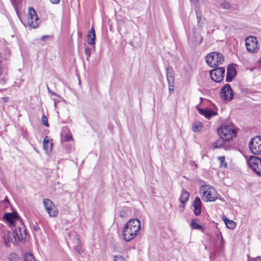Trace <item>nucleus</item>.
<instances>
[{
    "instance_id": "7",
    "label": "nucleus",
    "mask_w": 261,
    "mask_h": 261,
    "mask_svg": "<svg viewBox=\"0 0 261 261\" xmlns=\"http://www.w3.org/2000/svg\"><path fill=\"white\" fill-rule=\"evenodd\" d=\"M250 168L258 175L261 176V159L256 156H250L248 160Z\"/></svg>"
},
{
    "instance_id": "22",
    "label": "nucleus",
    "mask_w": 261,
    "mask_h": 261,
    "mask_svg": "<svg viewBox=\"0 0 261 261\" xmlns=\"http://www.w3.org/2000/svg\"><path fill=\"white\" fill-rule=\"evenodd\" d=\"M223 220L227 228L232 229L235 227L236 223L233 221L229 220L227 218L223 219Z\"/></svg>"
},
{
    "instance_id": "32",
    "label": "nucleus",
    "mask_w": 261,
    "mask_h": 261,
    "mask_svg": "<svg viewBox=\"0 0 261 261\" xmlns=\"http://www.w3.org/2000/svg\"><path fill=\"white\" fill-rule=\"evenodd\" d=\"M174 82L173 83L170 84L169 83H168V88H169V92L170 93H172L174 92Z\"/></svg>"
},
{
    "instance_id": "31",
    "label": "nucleus",
    "mask_w": 261,
    "mask_h": 261,
    "mask_svg": "<svg viewBox=\"0 0 261 261\" xmlns=\"http://www.w3.org/2000/svg\"><path fill=\"white\" fill-rule=\"evenodd\" d=\"M85 54L87 57V60L89 59V58L91 56V49L90 48H85Z\"/></svg>"
},
{
    "instance_id": "29",
    "label": "nucleus",
    "mask_w": 261,
    "mask_h": 261,
    "mask_svg": "<svg viewBox=\"0 0 261 261\" xmlns=\"http://www.w3.org/2000/svg\"><path fill=\"white\" fill-rule=\"evenodd\" d=\"M41 121H42V124L44 125H45V126H47V127L49 126V124H48V121H47V118L45 116V115H43L42 116Z\"/></svg>"
},
{
    "instance_id": "30",
    "label": "nucleus",
    "mask_w": 261,
    "mask_h": 261,
    "mask_svg": "<svg viewBox=\"0 0 261 261\" xmlns=\"http://www.w3.org/2000/svg\"><path fill=\"white\" fill-rule=\"evenodd\" d=\"M114 260V261H125V258L121 255H115Z\"/></svg>"
},
{
    "instance_id": "3",
    "label": "nucleus",
    "mask_w": 261,
    "mask_h": 261,
    "mask_svg": "<svg viewBox=\"0 0 261 261\" xmlns=\"http://www.w3.org/2000/svg\"><path fill=\"white\" fill-rule=\"evenodd\" d=\"M200 192L202 194V198L204 201H214L217 198V191L210 186H202L200 189Z\"/></svg>"
},
{
    "instance_id": "9",
    "label": "nucleus",
    "mask_w": 261,
    "mask_h": 261,
    "mask_svg": "<svg viewBox=\"0 0 261 261\" xmlns=\"http://www.w3.org/2000/svg\"><path fill=\"white\" fill-rule=\"evenodd\" d=\"M245 45L247 50L250 53H255L258 50V41L255 37L249 36L246 38Z\"/></svg>"
},
{
    "instance_id": "18",
    "label": "nucleus",
    "mask_w": 261,
    "mask_h": 261,
    "mask_svg": "<svg viewBox=\"0 0 261 261\" xmlns=\"http://www.w3.org/2000/svg\"><path fill=\"white\" fill-rule=\"evenodd\" d=\"M166 77L168 83L171 84L174 82V71L171 66H169L166 68Z\"/></svg>"
},
{
    "instance_id": "27",
    "label": "nucleus",
    "mask_w": 261,
    "mask_h": 261,
    "mask_svg": "<svg viewBox=\"0 0 261 261\" xmlns=\"http://www.w3.org/2000/svg\"><path fill=\"white\" fill-rule=\"evenodd\" d=\"M9 259L10 261H19V258L16 254L12 253L10 254Z\"/></svg>"
},
{
    "instance_id": "11",
    "label": "nucleus",
    "mask_w": 261,
    "mask_h": 261,
    "mask_svg": "<svg viewBox=\"0 0 261 261\" xmlns=\"http://www.w3.org/2000/svg\"><path fill=\"white\" fill-rule=\"evenodd\" d=\"M225 69L223 67H217L210 71V75L212 80L215 82H221L224 77Z\"/></svg>"
},
{
    "instance_id": "21",
    "label": "nucleus",
    "mask_w": 261,
    "mask_h": 261,
    "mask_svg": "<svg viewBox=\"0 0 261 261\" xmlns=\"http://www.w3.org/2000/svg\"><path fill=\"white\" fill-rule=\"evenodd\" d=\"M225 140L223 139L222 137H220L218 140L215 142L213 144L214 148H220L222 145L224 144V141Z\"/></svg>"
},
{
    "instance_id": "37",
    "label": "nucleus",
    "mask_w": 261,
    "mask_h": 261,
    "mask_svg": "<svg viewBox=\"0 0 261 261\" xmlns=\"http://www.w3.org/2000/svg\"><path fill=\"white\" fill-rule=\"evenodd\" d=\"M196 16H197V22L198 24L199 23L200 21L201 20V16L199 13H198V11L196 10Z\"/></svg>"
},
{
    "instance_id": "14",
    "label": "nucleus",
    "mask_w": 261,
    "mask_h": 261,
    "mask_svg": "<svg viewBox=\"0 0 261 261\" xmlns=\"http://www.w3.org/2000/svg\"><path fill=\"white\" fill-rule=\"evenodd\" d=\"M237 71L235 67L232 65H229L227 67L226 81L227 82H230L232 81L233 77L236 76Z\"/></svg>"
},
{
    "instance_id": "1",
    "label": "nucleus",
    "mask_w": 261,
    "mask_h": 261,
    "mask_svg": "<svg viewBox=\"0 0 261 261\" xmlns=\"http://www.w3.org/2000/svg\"><path fill=\"white\" fill-rule=\"evenodd\" d=\"M141 228V222L137 219L129 220L125 225L123 230V237L129 242L134 239L139 233Z\"/></svg>"
},
{
    "instance_id": "35",
    "label": "nucleus",
    "mask_w": 261,
    "mask_h": 261,
    "mask_svg": "<svg viewBox=\"0 0 261 261\" xmlns=\"http://www.w3.org/2000/svg\"><path fill=\"white\" fill-rule=\"evenodd\" d=\"M186 202H180V204L179 205V207L180 208V212H182L185 206V203Z\"/></svg>"
},
{
    "instance_id": "10",
    "label": "nucleus",
    "mask_w": 261,
    "mask_h": 261,
    "mask_svg": "<svg viewBox=\"0 0 261 261\" xmlns=\"http://www.w3.org/2000/svg\"><path fill=\"white\" fill-rule=\"evenodd\" d=\"M221 98L225 101H231L233 98V91L229 84H226L220 92Z\"/></svg>"
},
{
    "instance_id": "13",
    "label": "nucleus",
    "mask_w": 261,
    "mask_h": 261,
    "mask_svg": "<svg viewBox=\"0 0 261 261\" xmlns=\"http://www.w3.org/2000/svg\"><path fill=\"white\" fill-rule=\"evenodd\" d=\"M3 218L13 226L15 225L16 221L20 220L17 212L6 213L4 214Z\"/></svg>"
},
{
    "instance_id": "40",
    "label": "nucleus",
    "mask_w": 261,
    "mask_h": 261,
    "mask_svg": "<svg viewBox=\"0 0 261 261\" xmlns=\"http://www.w3.org/2000/svg\"><path fill=\"white\" fill-rule=\"evenodd\" d=\"M48 38V36H46V35H44V36H43L42 37H41V40H45V39L46 38Z\"/></svg>"
},
{
    "instance_id": "38",
    "label": "nucleus",
    "mask_w": 261,
    "mask_h": 261,
    "mask_svg": "<svg viewBox=\"0 0 261 261\" xmlns=\"http://www.w3.org/2000/svg\"><path fill=\"white\" fill-rule=\"evenodd\" d=\"M50 2L54 4H58L60 3V0H50Z\"/></svg>"
},
{
    "instance_id": "12",
    "label": "nucleus",
    "mask_w": 261,
    "mask_h": 261,
    "mask_svg": "<svg viewBox=\"0 0 261 261\" xmlns=\"http://www.w3.org/2000/svg\"><path fill=\"white\" fill-rule=\"evenodd\" d=\"M43 203L46 211L50 217H55L58 215V212L54 203L50 199H43Z\"/></svg>"
},
{
    "instance_id": "15",
    "label": "nucleus",
    "mask_w": 261,
    "mask_h": 261,
    "mask_svg": "<svg viewBox=\"0 0 261 261\" xmlns=\"http://www.w3.org/2000/svg\"><path fill=\"white\" fill-rule=\"evenodd\" d=\"M194 209V213L195 215L198 216L201 213V202L200 199L196 197L192 204Z\"/></svg>"
},
{
    "instance_id": "26",
    "label": "nucleus",
    "mask_w": 261,
    "mask_h": 261,
    "mask_svg": "<svg viewBox=\"0 0 261 261\" xmlns=\"http://www.w3.org/2000/svg\"><path fill=\"white\" fill-rule=\"evenodd\" d=\"M24 261H35V259L33 254L26 253L24 256Z\"/></svg>"
},
{
    "instance_id": "20",
    "label": "nucleus",
    "mask_w": 261,
    "mask_h": 261,
    "mask_svg": "<svg viewBox=\"0 0 261 261\" xmlns=\"http://www.w3.org/2000/svg\"><path fill=\"white\" fill-rule=\"evenodd\" d=\"M189 193L185 190H182L179 199L180 202H187L189 198Z\"/></svg>"
},
{
    "instance_id": "6",
    "label": "nucleus",
    "mask_w": 261,
    "mask_h": 261,
    "mask_svg": "<svg viewBox=\"0 0 261 261\" xmlns=\"http://www.w3.org/2000/svg\"><path fill=\"white\" fill-rule=\"evenodd\" d=\"M249 147L252 153L255 155L261 154V137L255 136L249 142Z\"/></svg>"
},
{
    "instance_id": "34",
    "label": "nucleus",
    "mask_w": 261,
    "mask_h": 261,
    "mask_svg": "<svg viewBox=\"0 0 261 261\" xmlns=\"http://www.w3.org/2000/svg\"><path fill=\"white\" fill-rule=\"evenodd\" d=\"M195 5L198 6L203 3V0H190Z\"/></svg>"
},
{
    "instance_id": "19",
    "label": "nucleus",
    "mask_w": 261,
    "mask_h": 261,
    "mask_svg": "<svg viewBox=\"0 0 261 261\" xmlns=\"http://www.w3.org/2000/svg\"><path fill=\"white\" fill-rule=\"evenodd\" d=\"M44 149L47 152L51 151L53 146L52 141L48 139L47 136L45 137L43 141Z\"/></svg>"
},
{
    "instance_id": "23",
    "label": "nucleus",
    "mask_w": 261,
    "mask_h": 261,
    "mask_svg": "<svg viewBox=\"0 0 261 261\" xmlns=\"http://www.w3.org/2000/svg\"><path fill=\"white\" fill-rule=\"evenodd\" d=\"M202 127V124L200 122H196L193 123L192 129L194 132H198L200 131Z\"/></svg>"
},
{
    "instance_id": "4",
    "label": "nucleus",
    "mask_w": 261,
    "mask_h": 261,
    "mask_svg": "<svg viewBox=\"0 0 261 261\" xmlns=\"http://www.w3.org/2000/svg\"><path fill=\"white\" fill-rule=\"evenodd\" d=\"M206 63L212 67L217 68L224 61L223 55L218 52H213L208 54L206 57Z\"/></svg>"
},
{
    "instance_id": "25",
    "label": "nucleus",
    "mask_w": 261,
    "mask_h": 261,
    "mask_svg": "<svg viewBox=\"0 0 261 261\" xmlns=\"http://www.w3.org/2000/svg\"><path fill=\"white\" fill-rule=\"evenodd\" d=\"M218 159L220 162V167L226 168L227 167V164L225 162V157L224 156H219Z\"/></svg>"
},
{
    "instance_id": "39",
    "label": "nucleus",
    "mask_w": 261,
    "mask_h": 261,
    "mask_svg": "<svg viewBox=\"0 0 261 261\" xmlns=\"http://www.w3.org/2000/svg\"><path fill=\"white\" fill-rule=\"evenodd\" d=\"M34 229L37 231H38L40 229V227L38 226V225H36L34 227Z\"/></svg>"
},
{
    "instance_id": "16",
    "label": "nucleus",
    "mask_w": 261,
    "mask_h": 261,
    "mask_svg": "<svg viewBox=\"0 0 261 261\" xmlns=\"http://www.w3.org/2000/svg\"><path fill=\"white\" fill-rule=\"evenodd\" d=\"M198 110L199 114L205 116L207 119H210L212 116L216 114L213 111L208 109H198Z\"/></svg>"
},
{
    "instance_id": "5",
    "label": "nucleus",
    "mask_w": 261,
    "mask_h": 261,
    "mask_svg": "<svg viewBox=\"0 0 261 261\" xmlns=\"http://www.w3.org/2000/svg\"><path fill=\"white\" fill-rule=\"evenodd\" d=\"M23 233L21 232V230L20 227L16 229L15 231L12 232L8 231L7 235L4 236L5 240H7L9 242L14 243L17 240H21L25 239L27 234L25 233V230H23Z\"/></svg>"
},
{
    "instance_id": "8",
    "label": "nucleus",
    "mask_w": 261,
    "mask_h": 261,
    "mask_svg": "<svg viewBox=\"0 0 261 261\" xmlns=\"http://www.w3.org/2000/svg\"><path fill=\"white\" fill-rule=\"evenodd\" d=\"M28 10V23L31 28L36 29L39 25V17L34 8L30 7Z\"/></svg>"
},
{
    "instance_id": "17",
    "label": "nucleus",
    "mask_w": 261,
    "mask_h": 261,
    "mask_svg": "<svg viewBox=\"0 0 261 261\" xmlns=\"http://www.w3.org/2000/svg\"><path fill=\"white\" fill-rule=\"evenodd\" d=\"M87 42L90 45H94L95 43V32L93 27H92L91 30L89 32L87 36Z\"/></svg>"
},
{
    "instance_id": "33",
    "label": "nucleus",
    "mask_w": 261,
    "mask_h": 261,
    "mask_svg": "<svg viewBox=\"0 0 261 261\" xmlns=\"http://www.w3.org/2000/svg\"><path fill=\"white\" fill-rule=\"evenodd\" d=\"M64 139L65 141L68 142L72 140L73 139L71 135L70 134H68L65 136Z\"/></svg>"
},
{
    "instance_id": "36",
    "label": "nucleus",
    "mask_w": 261,
    "mask_h": 261,
    "mask_svg": "<svg viewBox=\"0 0 261 261\" xmlns=\"http://www.w3.org/2000/svg\"><path fill=\"white\" fill-rule=\"evenodd\" d=\"M75 250L79 253H82L83 252L82 248L78 246H77V247L75 248Z\"/></svg>"
},
{
    "instance_id": "2",
    "label": "nucleus",
    "mask_w": 261,
    "mask_h": 261,
    "mask_svg": "<svg viewBox=\"0 0 261 261\" xmlns=\"http://www.w3.org/2000/svg\"><path fill=\"white\" fill-rule=\"evenodd\" d=\"M220 137H222L225 141H228L233 137H236L237 130L233 124L224 125L217 130Z\"/></svg>"
},
{
    "instance_id": "28",
    "label": "nucleus",
    "mask_w": 261,
    "mask_h": 261,
    "mask_svg": "<svg viewBox=\"0 0 261 261\" xmlns=\"http://www.w3.org/2000/svg\"><path fill=\"white\" fill-rule=\"evenodd\" d=\"M221 7L224 9L228 10L230 9L231 5L229 3L225 1L221 4Z\"/></svg>"
},
{
    "instance_id": "24",
    "label": "nucleus",
    "mask_w": 261,
    "mask_h": 261,
    "mask_svg": "<svg viewBox=\"0 0 261 261\" xmlns=\"http://www.w3.org/2000/svg\"><path fill=\"white\" fill-rule=\"evenodd\" d=\"M190 226L192 229H202V226L200 225L197 224L194 220H192L191 222Z\"/></svg>"
}]
</instances>
